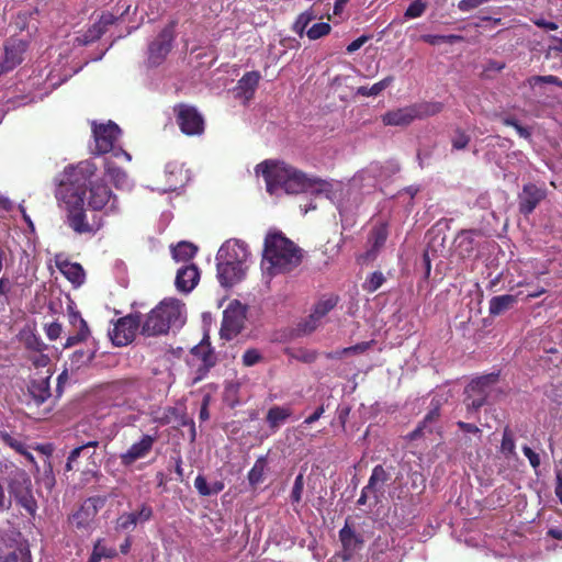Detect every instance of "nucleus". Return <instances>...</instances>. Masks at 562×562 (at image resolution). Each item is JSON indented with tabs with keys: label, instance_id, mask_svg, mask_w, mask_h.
<instances>
[{
	"label": "nucleus",
	"instance_id": "nucleus-46",
	"mask_svg": "<svg viewBox=\"0 0 562 562\" xmlns=\"http://www.w3.org/2000/svg\"><path fill=\"white\" fill-rule=\"evenodd\" d=\"M331 30L330 24L326 22L315 23L311 29L306 31V35L310 40H318L327 34H329Z\"/></svg>",
	"mask_w": 562,
	"mask_h": 562
},
{
	"label": "nucleus",
	"instance_id": "nucleus-33",
	"mask_svg": "<svg viewBox=\"0 0 562 562\" xmlns=\"http://www.w3.org/2000/svg\"><path fill=\"white\" fill-rule=\"evenodd\" d=\"M105 173L113 182L116 189H128L130 180L126 172L120 167L114 166L112 162L106 161Z\"/></svg>",
	"mask_w": 562,
	"mask_h": 562
},
{
	"label": "nucleus",
	"instance_id": "nucleus-2",
	"mask_svg": "<svg viewBox=\"0 0 562 562\" xmlns=\"http://www.w3.org/2000/svg\"><path fill=\"white\" fill-rule=\"evenodd\" d=\"M256 173H261L270 194H276L279 190L288 194H300L310 190L321 192L328 186L327 181L308 177L295 167L281 161L265 160L257 165Z\"/></svg>",
	"mask_w": 562,
	"mask_h": 562
},
{
	"label": "nucleus",
	"instance_id": "nucleus-58",
	"mask_svg": "<svg viewBox=\"0 0 562 562\" xmlns=\"http://www.w3.org/2000/svg\"><path fill=\"white\" fill-rule=\"evenodd\" d=\"M390 479V474L383 469V467L376 465L373 469L369 483L370 485L374 486L378 482L385 483Z\"/></svg>",
	"mask_w": 562,
	"mask_h": 562
},
{
	"label": "nucleus",
	"instance_id": "nucleus-64",
	"mask_svg": "<svg viewBox=\"0 0 562 562\" xmlns=\"http://www.w3.org/2000/svg\"><path fill=\"white\" fill-rule=\"evenodd\" d=\"M555 495L562 504V471L557 470V485H555Z\"/></svg>",
	"mask_w": 562,
	"mask_h": 562
},
{
	"label": "nucleus",
	"instance_id": "nucleus-43",
	"mask_svg": "<svg viewBox=\"0 0 562 562\" xmlns=\"http://www.w3.org/2000/svg\"><path fill=\"white\" fill-rule=\"evenodd\" d=\"M98 447V441H89L85 445L72 448L68 457H79L80 454H83L86 457H93L95 454H99V452L97 451Z\"/></svg>",
	"mask_w": 562,
	"mask_h": 562
},
{
	"label": "nucleus",
	"instance_id": "nucleus-55",
	"mask_svg": "<svg viewBox=\"0 0 562 562\" xmlns=\"http://www.w3.org/2000/svg\"><path fill=\"white\" fill-rule=\"evenodd\" d=\"M303 488H304L303 475L299 474L294 480V484H293L291 496H290L292 503L301 502Z\"/></svg>",
	"mask_w": 562,
	"mask_h": 562
},
{
	"label": "nucleus",
	"instance_id": "nucleus-26",
	"mask_svg": "<svg viewBox=\"0 0 562 562\" xmlns=\"http://www.w3.org/2000/svg\"><path fill=\"white\" fill-rule=\"evenodd\" d=\"M19 341L25 347V349L34 352H43L47 346L37 335L35 326L26 325L18 334Z\"/></svg>",
	"mask_w": 562,
	"mask_h": 562
},
{
	"label": "nucleus",
	"instance_id": "nucleus-20",
	"mask_svg": "<svg viewBox=\"0 0 562 562\" xmlns=\"http://www.w3.org/2000/svg\"><path fill=\"white\" fill-rule=\"evenodd\" d=\"M260 79L261 75L257 70L245 72L234 88L235 98L240 99L243 104H248L255 97Z\"/></svg>",
	"mask_w": 562,
	"mask_h": 562
},
{
	"label": "nucleus",
	"instance_id": "nucleus-49",
	"mask_svg": "<svg viewBox=\"0 0 562 562\" xmlns=\"http://www.w3.org/2000/svg\"><path fill=\"white\" fill-rule=\"evenodd\" d=\"M470 136L462 130H456V136L451 139V145L454 150L465 149L470 143Z\"/></svg>",
	"mask_w": 562,
	"mask_h": 562
},
{
	"label": "nucleus",
	"instance_id": "nucleus-57",
	"mask_svg": "<svg viewBox=\"0 0 562 562\" xmlns=\"http://www.w3.org/2000/svg\"><path fill=\"white\" fill-rule=\"evenodd\" d=\"M44 331L49 340H56L63 333V325L58 322L45 324Z\"/></svg>",
	"mask_w": 562,
	"mask_h": 562
},
{
	"label": "nucleus",
	"instance_id": "nucleus-39",
	"mask_svg": "<svg viewBox=\"0 0 562 562\" xmlns=\"http://www.w3.org/2000/svg\"><path fill=\"white\" fill-rule=\"evenodd\" d=\"M286 355L291 359H294L302 363H313L318 357V352L316 350L306 348L291 349L286 351Z\"/></svg>",
	"mask_w": 562,
	"mask_h": 562
},
{
	"label": "nucleus",
	"instance_id": "nucleus-37",
	"mask_svg": "<svg viewBox=\"0 0 562 562\" xmlns=\"http://www.w3.org/2000/svg\"><path fill=\"white\" fill-rule=\"evenodd\" d=\"M393 81H394V77L387 76L384 79L380 80L379 82H375L370 88L366 87V86L359 87L357 90V93L362 97H376L383 90H385L389 86H391Z\"/></svg>",
	"mask_w": 562,
	"mask_h": 562
},
{
	"label": "nucleus",
	"instance_id": "nucleus-45",
	"mask_svg": "<svg viewBox=\"0 0 562 562\" xmlns=\"http://www.w3.org/2000/svg\"><path fill=\"white\" fill-rule=\"evenodd\" d=\"M267 459H257L255 465L248 473V480L251 485H257L262 482L263 470Z\"/></svg>",
	"mask_w": 562,
	"mask_h": 562
},
{
	"label": "nucleus",
	"instance_id": "nucleus-53",
	"mask_svg": "<svg viewBox=\"0 0 562 562\" xmlns=\"http://www.w3.org/2000/svg\"><path fill=\"white\" fill-rule=\"evenodd\" d=\"M93 550L100 555L101 559H113L117 555L116 550L114 548L104 546L101 539L95 541Z\"/></svg>",
	"mask_w": 562,
	"mask_h": 562
},
{
	"label": "nucleus",
	"instance_id": "nucleus-3",
	"mask_svg": "<svg viewBox=\"0 0 562 562\" xmlns=\"http://www.w3.org/2000/svg\"><path fill=\"white\" fill-rule=\"evenodd\" d=\"M303 259V250L289 239L282 232H269L266 235L262 262L271 276L288 273L299 267Z\"/></svg>",
	"mask_w": 562,
	"mask_h": 562
},
{
	"label": "nucleus",
	"instance_id": "nucleus-27",
	"mask_svg": "<svg viewBox=\"0 0 562 562\" xmlns=\"http://www.w3.org/2000/svg\"><path fill=\"white\" fill-rule=\"evenodd\" d=\"M336 304H337L336 297H328L326 300L318 301L315 304L313 312L310 315L308 321L306 322V329L308 331L314 330L317 327L318 322L323 317H325L336 306Z\"/></svg>",
	"mask_w": 562,
	"mask_h": 562
},
{
	"label": "nucleus",
	"instance_id": "nucleus-12",
	"mask_svg": "<svg viewBox=\"0 0 562 562\" xmlns=\"http://www.w3.org/2000/svg\"><path fill=\"white\" fill-rule=\"evenodd\" d=\"M190 353L192 356L191 366L195 367L193 383H198L202 381L210 370L216 364L217 357L209 338H203L200 344L190 350Z\"/></svg>",
	"mask_w": 562,
	"mask_h": 562
},
{
	"label": "nucleus",
	"instance_id": "nucleus-54",
	"mask_svg": "<svg viewBox=\"0 0 562 562\" xmlns=\"http://www.w3.org/2000/svg\"><path fill=\"white\" fill-rule=\"evenodd\" d=\"M3 441L5 445L11 447L16 453H20L23 457H32V454L24 449V445L20 440L15 439L9 435H4Z\"/></svg>",
	"mask_w": 562,
	"mask_h": 562
},
{
	"label": "nucleus",
	"instance_id": "nucleus-22",
	"mask_svg": "<svg viewBox=\"0 0 562 562\" xmlns=\"http://www.w3.org/2000/svg\"><path fill=\"white\" fill-rule=\"evenodd\" d=\"M339 539L342 544V559L345 561L352 559L363 544V540L347 524L339 530Z\"/></svg>",
	"mask_w": 562,
	"mask_h": 562
},
{
	"label": "nucleus",
	"instance_id": "nucleus-44",
	"mask_svg": "<svg viewBox=\"0 0 562 562\" xmlns=\"http://www.w3.org/2000/svg\"><path fill=\"white\" fill-rule=\"evenodd\" d=\"M502 123L505 126L514 127L517 134L525 139L531 138V131L529 127L521 125L514 116H505L502 119Z\"/></svg>",
	"mask_w": 562,
	"mask_h": 562
},
{
	"label": "nucleus",
	"instance_id": "nucleus-24",
	"mask_svg": "<svg viewBox=\"0 0 562 562\" xmlns=\"http://www.w3.org/2000/svg\"><path fill=\"white\" fill-rule=\"evenodd\" d=\"M245 314L239 308H227L223 314L222 331L227 336L238 335L244 327Z\"/></svg>",
	"mask_w": 562,
	"mask_h": 562
},
{
	"label": "nucleus",
	"instance_id": "nucleus-10",
	"mask_svg": "<svg viewBox=\"0 0 562 562\" xmlns=\"http://www.w3.org/2000/svg\"><path fill=\"white\" fill-rule=\"evenodd\" d=\"M173 113L176 122L183 134L195 136L204 132V117L195 106L178 103L173 106Z\"/></svg>",
	"mask_w": 562,
	"mask_h": 562
},
{
	"label": "nucleus",
	"instance_id": "nucleus-61",
	"mask_svg": "<svg viewBox=\"0 0 562 562\" xmlns=\"http://www.w3.org/2000/svg\"><path fill=\"white\" fill-rule=\"evenodd\" d=\"M457 426L464 434H472V435L481 436V432H482L481 429L474 424L460 420L457 423Z\"/></svg>",
	"mask_w": 562,
	"mask_h": 562
},
{
	"label": "nucleus",
	"instance_id": "nucleus-9",
	"mask_svg": "<svg viewBox=\"0 0 562 562\" xmlns=\"http://www.w3.org/2000/svg\"><path fill=\"white\" fill-rule=\"evenodd\" d=\"M176 22L171 21L167 24L151 41L147 49V64L149 67L160 66L172 49Z\"/></svg>",
	"mask_w": 562,
	"mask_h": 562
},
{
	"label": "nucleus",
	"instance_id": "nucleus-63",
	"mask_svg": "<svg viewBox=\"0 0 562 562\" xmlns=\"http://www.w3.org/2000/svg\"><path fill=\"white\" fill-rule=\"evenodd\" d=\"M532 22L538 27L550 30V31H555L559 27L555 22L547 21V20H544L542 18L533 19Z\"/></svg>",
	"mask_w": 562,
	"mask_h": 562
},
{
	"label": "nucleus",
	"instance_id": "nucleus-47",
	"mask_svg": "<svg viewBox=\"0 0 562 562\" xmlns=\"http://www.w3.org/2000/svg\"><path fill=\"white\" fill-rule=\"evenodd\" d=\"M427 9V3L424 0H415L406 9L404 16L406 19H416L424 14Z\"/></svg>",
	"mask_w": 562,
	"mask_h": 562
},
{
	"label": "nucleus",
	"instance_id": "nucleus-31",
	"mask_svg": "<svg viewBox=\"0 0 562 562\" xmlns=\"http://www.w3.org/2000/svg\"><path fill=\"white\" fill-rule=\"evenodd\" d=\"M59 270L75 285H80L85 281V271L80 263L65 261L59 266Z\"/></svg>",
	"mask_w": 562,
	"mask_h": 562
},
{
	"label": "nucleus",
	"instance_id": "nucleus-6",
	"mask_svg": "<svg viewBox=\"0 0 562 562\" xmlns=\"http://www.w3.org/2000/svg\"><path fill=\"white\" fill-rule=\"evenodd\" d=\"M498 379L499 373L492 372L472 379L465 386L463 404L467 409V418H472L487 403L491 389L498 382Z\"/></svg>",
	"mask_w": 562,
	"mask_h": 562
},
{
	"label": "nucleus",
	"instance_id": "nucleus-50",
	"mask_svg": "<svg viewBox=\"0 0 562 562\" xmlns=\"http://www.w3.org/2000/svg\"><path fill=\"white\" fill-rule=\"evenodd\" d=\"M528 82L532 87L541 85V83H549V85H554L557 87L562 88V80L559 77L553 76V75L532 76L528 79Z\"/></svg>",
	"mask_w": 562,
	"mask_h": 562
},
{
	"label": "nucleus",
	"instance_id": "nucleus-52",
	"mask_svg": "<svg viewBox=\"0 0 562 562\" xmlns=\"http://www.w3.org/2000/svg\"><path fill=\"white\" fill-rule=\"evenodd\" d=\"M420 38L425 43H428L430 45H437L439 43H452L454 40H459L460 36H457V35H432V34H425V35H422Z\"/></svg>",
	"mask_w": 562,
	"mask_h": 562
},
{
	"label": "nucleus",
	"instance_id": "nucleus-14",
	"mask_svg": "<svg viewBox=\"0 0 562 562\" xmlns=\"http://www.w3.org/2000/svg\"><path fill=\"white\" fill-rule=\"evenodd\" d=\"M27 48L29 42L15 36H11L4 42V56L0 61V77L12 71L23 61V55Z\"/></svg>",
	"mask_w": 562,
	"mask_h": 562
},
{
	"label": "nucleus",
	"instance_id": "nucleus-30",
	"mask_svg": "<svg viewBox=\"0 0 562 562\" xmlns=\"http://www.w3.org/2000/svg\"><path fill=\"white\" fill-rule=\"evenodd\" d=\"M29 392L37 405L43 404L50 397V386L48 378H41L31 381Z\"/></svg>",
	"mask_w": 562,
	"mask_h": 562
},
{
	"label": "nucleus",
	"instance_id": "nucleus-16",
	"mask_svg": "<svg viewBox=\"0 0 562 562\" xmlns=\"http://www.w3.org/2000/svg\"><path fill=\"white\" fill-rule=\"evenodd\" d=\"M120 135V127L111 121L106 124H94L93 137L95 142V153L103 155L113 150L114 144Z\"/></svg>",
	"mask_w": 562,
	"mask_h": 562
},
{
	"label": "nucleus",
	"instance_id": "nucleus-38",
	"mask_svg": "<svg viewBox=\"0 0 562 562\" xmlns=\"http://www.w3.org/2000/svg\"><path fill=\"white\" fill-rule=\"evenodd\" d=\"M389 236L387 225L385 223H381L374 226L370 233L369 240L372 243V248L374 250L380 249L386 241Z\"/></svg>",
	"mask_w": 562,
	"mask_h": 562
},
{
	"label": "nucleus",
	"instance_id": "nucleus-62",
	"mask_svg": "<svg viewBox=\"0 0 562 562\" xmlns=\"http://www.w3.org/2000/svg\"><path fill=\"white\" fill-rule=\"evenodd\" d=\"M369 41V36L367 35H362L358 38H356L355 41H352L348 46H347V53L351 54V53H355L357 52L358 49H360L362 47V45L364 43H367Z\"/></svg>",
	"mask_w": 562,
	"mask_h": 562
},
{
	"label": "nucleus",
	"instance_id": "nucleus-8",
	"mask_svg": "<svg viewBox=\"0 0 562 562\" xmlns=\"http://www.w3.org/2000/svg\"><path fill=\"white\" fill-rule=\"evenodd\" d=\"M91 177L86 181L87 205L92 211H102L108 206L106 213L119 212L117 196L103 180L92 181Z\"/></svg>",
	"mask_w": 562,
	"mask_h": 562
},
{
	"label": "nucleus",
	"instance_id": "nucleus-19",
	"mask_svg": "<svg viewBox=\"0 0 562 562\" xmlns=\"http://www.w3.org/2000/svg\"><path fill=\"white\" fill-rule=\"evenodd\" d=\"M250 252L248 246L238 239L226 240L217 251L216 260L246 263Z\"/></svg>",
	"mask_w": 562,
	"mask_h": 562
},
{
	"label": "nucleus",
	"instance_id": "nucleus-35",
	"mask_svg": "<svg viewBox=\"0 0 562 562\" xmlns=\"http://www.w3.org/2000/svg\"><path fill=\"white\" fill-rule=\"evenodd\" d=\"M291 416V409L282 406H272L267 413V423L270 428H278Z\"/></svg>",
	"mask_w": 562,
	"mask_h": 562
},
{
	"label": "nucleus",
	"instance_id": "nucleus-51",
	"mask_svg": "<svg viewBox=\"0 0 562 562\" xmlns=\"http://www.w3.org/2000/svg\"><path fill=\"white\" fill-rule=\"evenodd\" d=\"M136 519L132 513H123L116 519V529L130 530L136 527Z\"/></svg>",
	"mask_w": 562,
	"mask_h": 562
},
{
	"label": "nucleus",
	"instance_id": "nucleus-11",
	"mask_svg": "<svg viewBox=\"0 0 562 562\" xmlns=\"http://www.w3.org/2000/svg\"><path fill=\"white\" fill-rule=\"evenodd\" d=\"M106 495L88 497L80 507L68 517V522L78 530H88L100 508L108 502Z\"/></svg>",
	"mask_w": 562,
	"mask_h": 562
},
{
	"label": "nucleus",
	"instance_id": "nucleus-48",
	"mask_svg": "<svg viewBox=\"0 0 562 562\" xmlns=\"http://www.w3.org/2000/svg\"><path fill=\"white\" fill-rule=\"evenodd\" d=\"M263 359L261 352L256 348L247 349L243 357L241 362L245 367H252L259 362H261Z\"/></svg>",
	"mask_w": 562,
	"mask_h": 562
},
{
	"label": "nucleus",
	"instance_id": "nucleus-1",
	"mask_svg": "<svg viewBox=\"0 0 562 562\" xmlns=\"http://www.w3.org/2000/svg\"><path fill=\"white\" fill-rule=\"evenodd\" d=\"M95 172L97 166L90 160L69 166L56 189L55 196L65 213V224L78 235H95L103 226L102 217L93 216L90 222L85 207L86 181Z\"/></svg>",
	"mask_w": 562,
	"mask_h": 562
},
{
	"label": "nucleus",
	"instance_id": "nucleus-18",
	"mask_svg": "<svg viewBox=\"0 0 562 562\" xmlns=\"http://www.w3.org/2000/svg\"><path fill=\"white\" fill-rule=\"evenodd\" d=\"M217 279L222 286L232 288L241 281L246 273V263L216 260Z\"/></svg>",
	"mask_w": 562,
	"mask_h": 562
},
{
	"label": "nucleus",
	"instance_id": "nucleus-23",
	"mask_svg": "<svg viewBox=\"0 0 562 562\" xmlns=\"http://www.w3.org/2000/svg\"><path fill=\"white\" fill-rule=\"evenodd\" d=\"M200 280V271L193 263L180 268L176 276L175 284L180 292L189 293L198 284Z\"/></svg>",
	"mask_w": 562,
	"mask_h": 562
},
{
	"label": "nucleus",
	"instance_id": "nucleus-21",
	"mask_svg": "<svg viewBox=\"0 0 562 562\" xmlns=\"http://www.w3.org/2000/svg\"><path fill=\"white\" fill-rule=\"evenodd\" d=\"M69 324L77 330L76 334L69 335L64 344V348H71L80 342H83L90 336V329L87 322L82 318L79 311L72 307L68 308Z\"/></svg>",
	"mask_w": 562,
	"mask_h": 562
},
{
	"label": "nucleus",
	"instance_id": "nucleus-32",
	"mask_svg": "<svg viewBox=\"0 0 562 562\" xmlns=\"http://www.w3.org/2000/svg\"><path fill=\"white\" fill-rule=\"evenodd\" d=\"M157 437L151 435H144L139 441L132 445L128 451L120 457H144L149 453Z\"/></svg>",
	"mask_w": 562,
	"mask_h": 562
},
{
	"label": "nucleus",
	"instance_id": "nucleus-7",
	"mask_svg": "<svg viewBox=\"0 0 562 562\" xmlns=\"http://www.w3.org/2000/svg\"><path fill=\"white\" fill-rule=\"evenodd\" d=\"M0 562H33L29 541L20 531L0 537Z\"/></svg>",
	"mask_w": 562,
	"mask_h": 562
},
{
	"label": "nucleus",
	"instance_id": "nucleus-59",
	"mask_svg": "<svg viewBox=\"0 0 562 562\" xmlns=\"http://www.w3.org/2000/svg\"><path fill=\"white\" fill-rule=\"evenodd\" d=\"M373 344H374V340H370V341H362V342L356 344V345L350 346V347H346L345 348L346 356L363 353L367 350H369L372 347Z\"/></svg>",
	"mask_w": 562,
	"mask_h": 562
},
{
	"label": "nucleus",
	"instance_id": "nucleus-34",
	"mask_svg": "<svg viewBox=\"0 0 562 562\" xmlns=\"http://www.w3.org/2000/svg\"><path fill=\"white\" fill-rule=\"evenodd\" d=\"M194 487L198 490L200 495L211 496L222 492L224 490V483L222 481H214L213 483H207L205 476L200 474L194 480Z\"/></svg>",
	"mask_w": 562,
	"mask_h": 562
},
{
	"label": "nucleus",
	"instance_id": "nucleus-56",
	"mask_svg": "<svg viewBox=\"0 0 562 562\" xmlns=\"http://www.w3.org/2000/svg\"><path fill=\"white\" fill-rule=\"evenodd\" d=\"M132 514H134V517L136 519V525L144 524L151 519L153 508H151V506H149L147 504H143L138 512H132Z\"/></svg>",
	"mask_w": 562,
	"mask_h": 562
},
{
	"label": "nucleus",
	"instance_id": "nucleus-25",
	"mask_svg": "<svg viewBox=\"0 0 562 562\" xmlns=\"http://www.w3.org/2000/svg\"><path fill=\"white\" fill-rule=\"evenodd\" d=\"M440 417V403L438 401H431V407L429 412L425 415L423 420L418 424V426L411 432V439H416L423 436L425 432H432Z\"/></svg>",
	"mask_w": 562,
	"mask_h": 562
},
{
	"label": "nucleus",
	"instance_id": "nucleus-36",
	"mask_svg": "<svg viewBox=\"0 0 562 562\" xmlns=\"http://www.w3.org/2000/svg\"><path fill=\"white\" fill-rule=\"evenodd\" d=\"M198 251V247L189 241H180L171 248L172 258L176 261H189Z\"/></svg>",
	"mask_w": 562,
	"mask_h": 562
},
{
	"label": "nucleus",
	"instance_id": "nucleus-60",
	"mask_svg": "<svg viewBox=\"0 0 562 562\" xmlns=\"http://www.w3.org/2000/svg\"><path fill=\"white\" fill-rule=\"evenodd\" d=\"M94 358V351L87 352L83 350H77L72 355L74 362L88 363L91 362Z\"/></svg>",
	"mask_w": 562,
	"mask_h": 562
},
{
	"label": "nucleus",
	"instance_id": "nucleus-17",
	"mask_svg": "<svg viewBox=\"0 0 562 562\" xmlns=\"http://www.w3.org/2000/svg\"><path fill=\"white\" fill-rule=\"evenodd\" d=\"M546 198L547 189L544 187H538L531 182L524 184L518 194L519 212L525 216L530 215Z\"/></svg>",
	"mask_w": 562,
	"mask_h": 562
},
{
	"label": "nucleus",
	"instance_id": "nucleus-13",
	"mask_svg": "<svg viewBox=\"0 0 562 562\" xmlns=\"http://www.w3.org/2000/svg\"><path fill=\"white\" fill-rule=\"evenodd\" d=\"M140 327L142 313L136 312L119 318L109 335L115 346L122 347L134 340Z\"/></svg>",
	"mask_w": 562,
	"mask_h": 562
},
{
	"label": "nucleus",
	"instance_id": "nucleus-41",
	"mask_svg": "<svg viewBox=\"0 0 562 562\" xmlns=\"http://www.w3.org/2000/svg\"><path fill=\"white\" fill-rule=\"evenodd\" d=\"M515 435L514 432L512 431V429L506 426L504 431H503V439H502V443H501V452L505 456H508V454H516L515 452Z\"/></svg>",
	"mask_w": 562,
	"mask_h": 562
},
{
	"label": "nucleus",
	"instance_id": "nucleus-28",
	"mask_svg": "<svg viewBox=\"0 0 562 562\" xmlns=\"http://www.w3.org/2000/svg\"><path fill=\"white\" fill-rule=\"evenodd\" d=\"M481 232L477 229L461 231L456 237L457 249L462 257L470 256L475 249V236H480Z\"/></svg>",
	"mask_w": 562,
	"mask_h": 562
},
{
	"label": "nucleus",
	"instance_id": "nucleus-15",
	"mask_svg": "<svg viewBox=\"0 0 562 562\" xmlns=\"http://www.w3.org/2000/svg\"><path fill=\"white\" fill-rule=\"evenodd\" d=\"M120 9V18L124 16L128 13L131 9V3L127 0H120L116 4V13H119ZM119 20L112 12H103L100 19L93 23L85 33V42L91 43L101 38V36L108 31L109 26L113 25Z\"/></svg>",
	"mask_w": 562,
	"mask_h": 562
},
{
	"label": "nucleus",
	"instance_id": "nucleus-42",
	"mask_svg": "<svg viewBox=\"0 0 562 562\" xmlns=\"http://www.w3.org/2000/svg\"><path fill=\"white\" fill-rule=\"evenodd\" d=\"M315 18L316 15L311 10L301 13L295 20L292 30L302 37L305 29Z\"/></svg>",
	"mask_w": 562,
	"mask_h": 562
},
{
	"label": "nucleus",
	"instance_id": "nucleus-5",
	"mask_svg": "<svg viewBox=\"0 0 562 562\" xmlns=\"http://www.w3.org/2000/svg\"><path fill=\"white\" fill-rule=\"evenodd\" d=\"M442 110L443 103L439 101H422L387 111L382 115V122L386 126H407L415 120L434 116Z\"/></svg>",
	"mask_w": 562,
	"mask_h": 562
},
{
	"label": "nucleus",
	"instance_id": "nucleus-29",
	"mask_svg": "<svg viewBox=\"0 0 562 562\" xmlns=\"http://www.w3.org/2000/svg\"><path fill=\"white\" fill-rule=\"evenodd\" d=\"M517 303V295L503 294L493 296L488 302V313L497 316L512 308Z\"/></svg>",
	"mask_w": 562,
	"mask_h": 562
},
{
	"label": "nucleus",
	"instance_id": "nucleus-4",
	"mask_svg": "<svg viewBox=\"0 0 562 562\" xmlns=\"http://www.w3.org/2000/svg\"><path fill=\"white\" fill-rule=\"evenodd\" d=\"M184 304L177 299H165L145 317L142 316L140 334L145 337L166 335L172 328L181 327Z\"/></svg>",
	"mask_w": 562,
	"mask_h": 562
},
{
	"label": "nucleus",
	"instance_id": "nucleus-40",
	"mask_svg": "<svg viewBox=\"0 0 562 562\" xmlns=\"http://www.w3.org/2000/svg\"><path fill=\"white\" fill-rule=\"evenodd\" d=\"M385 282V277L381 271H374L367 277L362 284V289L368 293L378 291Z\"/></svg>",
	"mask_w": 562,
	"mask_h": 562
}]
</instances>
